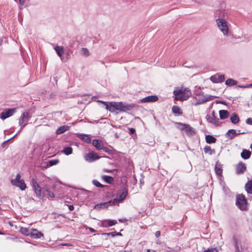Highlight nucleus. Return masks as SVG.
I'll return each mask as SVG.
<instances>
[{"instance_id":"obj_31","label":"nucleus","mask_w":252,"mask_h":252,"mask_svg":"<svg viewBox=\"0 0 252 252\" xmlns=\"http://www.w3.org/2000/svg\"><path fill=\"white\" fill-rule=\"evenodd\" d=\"M215 172L216 174L219 176H221L222 173V169L220 166V165L216 164L215 166Z\"/></svg>"},{"instance_id":"obj_61","label":"nucleus","mask_w":252,"mask_h":252,"mask_svg":"<svg viewBox=\"0 0 252 252\" xmlns=\"http://www.w3.org/2000/svg\"><path fill=\"white\" fill-rule=\"evenodd\" d=\"M68 244H64L63 245H65V246H67Z\"/></svg>"},{"instance_id":"obj_10","label":"nucleus","mask_w":252,"mask_h":252,"mask_svg":"<svg viewBox=\"0 0 252 252\" xmlns=\"http://www.w3.org/2000/svg\"><path fill=\"white\" fill-rule=\"evenodd\" d=\"M15 112V109H5L0 114V118L2 120H4L13 115Z\"/></svg>"},{"instance_id":"obj_62","label":"nucleus","mask_w":252,"mask_h":252,"mask_svg":"<svg viewBox=\"0 0 252 252\" xmlns=\"http://www.w3.org/2000/svg\"><path fill=\"white\" fill-rule=\"evenodd\" d=\"M238 133H241L240 130H238Z\"/></svg>"},{"instance_id":"obj_55","label":"nucleus","mask_w":252,"mask_h":252,"mask_svg":"<svg viewBox=\"0 0 252 252\" xmlns=\"http://www.w3.org/2000/svg\"><path fill=\"white\" fill-rule=\"evenodd\" d=\"M6 142H4H4H3L2 143V144H1V147H2V148H4V147H5V145H6Z\"/></svg>"},{"instance_id":"obj_39","label":"nucleus","mask_w":252,"mask_h":252,"mask_svg":"<svg viewBox=\"0 0 252 252\" xmlns=\"http://www.w3.org/2000/svg\"><path fill=\"white\" fill-rule=\"evenodd\" d=\"M81 54L86 56L88 57L89 55V50L85 48H83L81 49Z\"/></svg>"},{"instance_id":"obj_13","label":"nucleus","mask_w":252,"mask_h":252,"mask_svg":"<svg viewBox=\"0 0 252 252\" xmlns=\"http://www.w3.org/2000/svg\"><path fill=\"white\" fill-rule=\"evenodd\" d=\"M246 170V166L244 163L240 162L236 165V173L237 174H243Z\"/></svg>"},{"instance_id":"obj_24","label":"nucleus","mask_w":252,"mask_h":252,"mask_svg":"<svg viewBox=\"0 0 252 252\" xmlns=\"http://www.w3.org/2000/svg\"><path fill=\"white\" fill-rule=\"evenodd\" d=\"M101 179L107 183L111 184H113L114 180L113 177L108 175H103L101 176Z\"/></svg>"},{"instance_id":"obj_25","label":"nucleus","mask_w":252,"mask_h":252,"mask_svg":"<svg viewBox=\"0 0 252 252\" xmlns=\"http://www.w3.org/2000/svg\"><path fill=\"white\" fill-rule=\"evenodd\" d=\"M245 189L248 193L252 194V180L249 181L246 184Z\"/></svg>"},{"instance_id":"obj_36","label":"nucleus","mask_w":252,"mask_h":252,"mask_svg":"<svg viewBox=\"0 0 252 252\" xmlns=\"http://www.w3.org/2000/svg\"><path fill=\"white\" fill-rule=\"evenodd\" d=\"M59 159L50 160L48 161V162L47 164V166L49 167V166H52L56 165L57 164H58L59 163Z\"/></svg>"},{"instance_id":"obj_15","label":"nucleus","mask_w":252,"mask_h":252,"mask_svg":"<svg viewBox=\"0 0 252 252\" xmlns=\"http://www.w3.org/2000/svg\"><path fill=\"white\" fill-rule=\"evenodd\" d=\"M44 235L41 232L38 231L36 229H31V233L30 237L34 239H38L43 237Z\"/></svg>"},{"instance_id":"obj_34","label":"nucleus","mask_w":252,"mask_h":252,"mask_svg":"<svg viewBox=\"0 0 252 252\" xmlns=\"http://www.w3.org/2000/svg\"><path fill=\"white\" fill-rule=\"evenodd\" d=\"M73 149L71 147H67L64 148L63 153L66 155H69L72 153Z\"/></svg>"},{"instance_id":"obj_52","label":"nucleus","mask_w":252,"mask_h":252,"mask_svg":"<svg viewBox=\"0 0 252 252\" xmlns=\"http://www.w3.org/2000/svg\"><path fill=\"white\" fill-rule=\"evenodd\" d=\"M26 0H19V3L21 5H23L25 3Z\"/></svg>"},{"instance_id":"obj_22","label":"nucleus","mask_w":252,"mask_h":252,"mask_svg":"<svg viewBox=\"0 0 252 252\" xmlns=\"http://www.w3.org/2000/svg\"><path fill=\"white\" fill-rule=\"evenodd\" d=\"M78 137L82 140L84 141L87 143H90L91 141V139L87 134H79L78 135Z\"/></svg>"},{"instance_id":"obj_51","label":"nucleus","mask_w":252,"mask_h":252,"mask_svg":"<svg viewBox=\"0 0 252 252\" xmlns=\"http://www.w3.org/2000/svg\"><path fill=\"white\" fill-rule=\"evenodd\" d=\"M17 135V134H16L15 135H14L12 137H11V138L5 141L4 142H6V143L7 144L10 140H11V139H13L14 138H15L16 136Z\"/></svg>"},{"instance_id":"obj_6","label":"nucleus","mask_w":252,"mask_h":252,"mask_svg":"<svg viewBox=\"0 0 252 252\" xmlns=\"http://www.w3.org/2000/svg\"><path fill=\"white\" fill-rule=\"evenodd\" d=\"M177 124L179 126L178 128L181 130H185L187 135L191 136L195 133V129L191 127L189 125L181 123H178Z\"/></svg>"},{"instance_id":"obj_41","label":"nucleus","mask_w":252,"mask_h":252,"mask_svg":"<svg viewBox=\"0 0 252 252\" xmlns=\"http://www.w3.org/2000/svg\"><path fill=\"white\" fill-rule=\"evenodd\" d=\"M225 80V77L224 75H218V83H222Z\"/></svg>"},{"instance_id":"obj_23","label":"nucleus","mask_w":252,"mask_h":252,"mask_svg":"<svg viewBox=\"0 0 252 252\" xmlns=\"http://www.w3.org/2000/svg\"><path fill=\"white\" fill-rule=\"evenodd\" d=\"M114 202H116V200L113 199V200H110L108 202L101 203H100V205L101 206V209H105L107 208L109 206L115 205Z\"/></svg>"},{"instance_id":"obj_59","label":"nucleus","mask_w":252,"mask_h":252,"mask_svg":"<svg viewBox=\"0 0 252 252\" xmlns=\"http://www.w3.org/2000/svg\"><path fill=\"white\" fill-rule=\"evenodd\" d=\"M21 130H22V129H20L16 134H17V135H18L20 132V131Z\"/></svg>"},{"instance_id":"obj_63","label":"nucleus","mask_w":252,"mask_h":252,"mask_svg":"<svg viewBox=\"0 0 252 252\" xmlns=\"http://www.w3.org/2000/svg\"><path fill=\"white\" fill-rule=\"evenodd\" d=\"M0 234H2V233L0 231Z\"/></svg>"},{"instance_id":"obj_16","label":"nucleus","mask_w":252,"mask_h":252,"mask_svg":"<svg viewBox=\"0 0 252 252\" xmlns=\"http://www.w3.org/2000/svg\"><path fill=\"white\" fill-rule=\"evenodd\" d=\"M245 132H243L242 133H237L235 129H229L225 134V136L229 138L230 139H233L236 135L240 134H245Z\"/></svg>"},{"instance_id":"obj_5","label":"nucleus","mask_w":252,"mask_h":252,"mask_svg":"<svg viewBox=\"0 0 252 252\" xmlns=\"http://www.w3.org/2000/svg\"><path fill=\"white\" fill-rule=\"evenodd\" d=\"M12 185L19 188L22 190H24L27 186L23 179H21V175L20 174L16 175V178L11 180Z\"/></svg>"},{"instance_id":"obj_26","label":"nucleus","mask_w":252,"mask_h":252,"mask_svg":"<svg viewBox=\"0 0 252 252\" xmlns=\"http://www.w3.org/2000/svg\"><path fill=\"white\" fill-rule=\"evenodd\" d=\"M204 151L206 154H209L210 155L215 154L216 153L215 150L213 149L210 146L206 145L204 148Z\"/></svg>"},{"instance_id":"obj_47","label":"nucleus","mask_w":252,"mask_h":252,"mask_svg":"<svg viewBox=\"0 0 252 252\" xmlns=\"http://www.w3.org/2000/svg\"><path fill=\"white\" fill-rule=\"evenodd\" d=\"M246 123L248 125H252V118H248L246 121Z\"/></svg>"},{"instance_id":"obj_14","label":"nucleus","mask_w":252,"mask_h":252,"mask_svg":"<svg viewBox=\"0 0 252 252\" xmlns=\"http://www.w3.org/2000/svg\"><path fill=\"white\" fill-rule=\"evenodd\" d=\"M158 98L157 95H153L145 97L140 100L141 103L155 102L158 101Z\"/></svg>"},{"instance_id":"obj_35","label":"nucleus","mask_w":252,"mask_h":252,"mask_svg":"<svg viewBox=\"0 0 252 252\" xmlns=\"http://www.w3.org/2000/svg\"><path fill=\"white\" fill-rule=\"evenodd\" d=\"M21 232L22 234L26 235V236H30L31 235V229L29 230V229L27 228H21Z\"/></svg>"},{"instance_id":"obj_56","label":"nucleus","mask_w":252,"mask_h":252,"mask_svg":"<svg viewBox=\"0 0 252 252\" xmlns=\"http://www.w3.org/2000/svg\"><path fill=\"white\" fill-rule=\"evenodd\" d=\"M249 86H239V87L240 88H247Z\"/></svg>"},{"instance_id":"obj_4","label":"nucleus","mask_w":252,"mask_h":252,"mask_svg":"<svg viewBox=\"0 0 252 252\" xmlns=\"http://www.w3.org/2000/svg\"><path fill=\"white\" fill-rule=\"evenodd\" d=\"M217 25L219 29L224 35H227L228 32L229 28L226 21L223 18H218L216 20Z\"/></svg>"},{"instance_id":"obj_28","label":"nucleus","mask_w":252,"mask_h":252,"mask_svg":"<svg viewBox=\"0 0 252 252\" xmlns=\"http://www.w3.org/2000/svg\"><path fill=\"white\" fill-rule=\"evenodd\" d=\"M206 141L208 144L214 143L216 142L217 139L212 135H207L205 138Z\"/></svg>"},{"instance_id":"obj_30","label":"nucleus","mask_w":252,"mask_h":252,"mask_svg":"<svg viewBox=\"0 0 252 252\" xmlns=\"http://www.w3.org/2000/svg\"><path fill=\"white\" fill-rule=\"evenodd\" d=\"M231 122L233 124H236L239 122L240 119L238 116L236 114H233L230 118Z\"/></svg>"},{"instance_id":"obj_48","label":"nucleus","mask_w":252,"mask_h":252,"mask_svg":"<svg viewBox=\"0 0 252 252\" xmlns=\"http://www.w3.org/2000/svg\"><path fill=\"white\" fill-rule=\"evenodd\" d=\"M135 130L134 128H130L129 129V133L130 134H133L135 133Z\"/></svg>"},{"instance_id":"obj_32","label":"nucleus","mask_w":252,"mask_h":252,"mask_svg":"<svg viewBox=\"0 0 252 252\" xmlns=\"http://www.w3.org/2000/svg\"><path fill=\"white\" fill-rule=\"evenodd\" d=\"M172 111L173 113L178 114V115H181L182 112H181L180 108L179 106L174 105L172 108Z\"/></svg>"},{"instance_id":"obj_46","label":"nucleus","mask_w":252,"mask_h":252,"mask_svg":"<svg viewBox=\"0 0 252 252\" xmlns=\"http://www.w3.org/2000/svg\"><path fill=\"white\" fill-rule=\"evenodd\" d=\"M117 223V221L115 220H111L108 221V224L109 226H112Z\"/></svg>"},{"instance_id":"obj_33","label":"nucleus","mask_w":252,"mask_h":252,"mask_svg":"<svg viewBox=\"0 0 252 252\" xmlns=\"http://www.w3.org/2000/svg\"><path fill=\"white\" fill-rule=\"evenodd\" d=\"M237 84V81L236 80H233L232 79H228L225 81V84L227 86L235 85Z\"/></svg>"},{"instance_id":"obj_9","label":"nucleus","mask_w":252,"mask_h":252,"mask_svg":"<svg viewBox=\"0 0 252 252\" xmlns=\"http://www.w3.org/2000/svg\"><path fill=\"white\" fill-rule=\"evenodd\" d=\"M100 158V156H99L96 153L93 152L87 153L84 156L85 160L89 162H93L96 159H98Z\"/></svg>"},{"instance_id":"obj_45","label":"nucleus","mask_w":252,"mask_h":252,"mask_svg":"<svg viewBox=\"0 0 252 252\" xmlns=\"http://www.w3.org/2000/svg\"><path fill=\"white\" fill-rule=\"evenodd\" d=\"M108 235H111L112 236H121L122 234L120 232H112L108 233Z\"/></svg>"},{"instance_id":"obj_58","label":"nucleus","mask_w":252,"mask_h":252,"mask_svg":"<svg viewBox=\"0 0 252 252\" xmlns=\"http://www.w3.org/2000/svg\"><path fill=\"white\" fill-rule=\"evenodd\" d=\"M90 230L92 232H94V230L93 228H90Z\"/></svg>"},{"instance_id":"obj_37","label":"nucleus","mask_w":252,"mask_h":252,"mask_svg":"<svg viewBox=\"0 0 252 252\" xmlns=\"http://www.w3.org/2000/svg\"><path fill=\"white\" fill-rule=\"evenodd\" d=\"M93 184L96 187H99V188H103L105 187V186L100 184L98 181L96 180H93L92 181Z\"/></svg>"},{"instance_id":"obj_21","label":"nucleus","mask_w":252,"mask_h":252,"mask_svg":"<svg viewBox=\"0 0 252 252\" xmlns=\"http://www.w3.org/2000/svg\"><path fill=\"white\" fill-rule=\"evenodd\" d=\"M252 153L250 151L246 149H243L241 154V157L244 159L249 158L251 156Z\"/></svg>"},{"instance_id":"obj_19","label":"nucleus","mask_w":252,"mask_h":252,"mask_svg":"<svg viewBox=\"0 0 252 252\" xmlns=\"http://www.w3.org/2000/svg\"><path fill=\"white\" fill-rule=\"evenodd\" d=\"M57 55L60 57L61 60L63 61V55L64 53L63 48L62 46H56L54 48Z\"/></svg>"},{"instance_id":"obj_38","label":"nucleus","mask_w":252,"mask_h":252,"mask_svg":"<svg viewBox=\"0 0 252 252\" xmlns=\"http://www.w3.org/2000/svg\"><path fill=\"white\" fill-rule=\"evenodd\" d=\"M210 80L214 83H218V74L212 75L210 78Z\"/></svg>"},{"instance_id":"obj_20","label":"nucleus","mask_w":252,"mask_h":252,"mask_svg":"<svg viewBox=\"0 0 252 252\" xmlns=\"http://www.w3.org/2000/svg\"><path fill=\"white\" fill-rule=\"evenodd\" d=\"M226 15V10L222 9H218L215 12L216 17H218V18H223Z\"/></svg>"},{"instance_id":"obj_29","label":"nucleus","mask_w":252,"mask_h":252,"mask_svg":"<svg viewBox=\"0 0 252 252\" xmlns=\"http://www.w3.org/2000/svg\"><path fill=\"white\" fill-rule=\"evenodd\" d=\"M69 129V126H63L60 127L58 129H57L56 131V133L57 134H61L67 131Z\"/></svg>"},{"instance_id":"obj_3","label":"nucleus","mask_w":252,"mask_h":252,"mask_svg":"<svg viewBox=\"0 0 252 252\" xmlns=\"http://www.w3.org/2000/svg\"><path fill=\"white\" fill-rule=\"evenodd\" d=\"M236 205L242 211L247 210V201L243 194L237 195Z\"/></svg>"},{"instance_id":"obj_40","label":"nucleus","mask_w":252,"mask_h":252,"mask_svg":"<svg viewBox=\"0 0 252 252\" xmlns=\"http://www.w3.org/2000/svg\"><path fill=\"white\" fill-rule=\"evenodd\" d=\"M45 189V191H47L48 195V196L49 197H51V198H54L55 197V194H54L53 192L50 191L49 190V189L48 188H46Z\"/></svg>"},{"instance_id":"obj_44","label":"nucleus","mask_w":252,"mask_h":252,"mask_svg":"<svg viewBox=\"0 0 252 252\" xmlns=\"http://www.w3.org/2000/svg\"><path fill=\"white\" fill-rule=\"evenodd\" d=\"M101 150H102L103 151H104L105 152H106L107 153H108V154H111V150H110L107 147H105L104 145L103 146V148L101 149Z\"/></svg>"},{"instance_id":"obj_1","label":"nucleus","mask_w":252,"mask_h":252,"mask_svg":"<svg viewBox=\"0 0 252 252\" xmlns=\"http://www.w3.org/2000/svg\"><path fill=\"white\" fill-rule=\"evenodd\" d=\"M105 106V108L111 112H114L115 110L125 112L130 110L134 107V104H126L122 102H111L108 103L103 101H98Z\"/></svg>"},{"instance_id":"obj_50","label":"nucleus","mask_w":252,"mask_h":252,"mask_svg":"<svg viewBox=\"0 0 252 252\" xmlns=\"http://www.w3.org/2000/svg\"><path fill=\"white\" fill-rule=\"evenodd\" d=\"M160 235V232L159 231H157L155 233V236L157 238H158Z\"/></svg>"},{"instance_id":"obj_54","label":"nucleus","mask_w":252,"mask_h":252,"mask_svg":"<svg viewBox=\"0 0 252 252\" xmlns=\"http://www.w3.org/2000/svg\"><path fill=\"white\" fill-rule=\"evenodd\" d=\"M119 221L121 222H124L126 221V219H119Z\"/></svg>"},{"instance_id":"obj_57","label":"nucleus","mask_w":252,"mask_h":252,"mask_svg":"<svg viewBox=\"0 0 252 252\" xmlns=\"http://www.w3.org/2000/svg\"><path fill=\"white\" fill-rule=\"evenodd\" d=\"M201 93H202L201 92H199L198 93H196V95H199L200 94H201Z\"/></svg>"},{"instance_id":"obj_7","label":"nucleus","mask_w":252,"mask_h":252,"mask_svg":"<svg viewBox=\"0 0 252 252\" xmlns=\"http://www.w3.org/2000/svg\"><path fill=\"white\" fill-rule=\"evenodd\" d=\"M31 186L34 193L37 197L41 196V188L34 178H32L31 182Z\"/></svg>"},{"instance_id":"obj_42","label":"nucleus","mask_w":252,"mask_h":252,"mask_svg":"<svg viewBox=\"0 0 252 252\" xmlns=\"http://www.w3.org/2000/svg\"><path fill=\"white\" fill-rule=\"evenodd\" d=\"M233 241L234 243V245H235L236 250L237 251H239V247H238V241H237V238L235 237H233Z\"/></svg>"},{"instance_id":"obj_60","label":"nucleus","mask_w":252,"mask_h":252,"mask_svg":"<svg viewBox=\"0 0 252 252\" xmlns=\"http://www.w3.org/2000/svg\"><path fill=\"white\" fill-rule=\"evenodd\" d=\"M220 103H221V104H224V102H223V101H220Z\"/></svg>"},{"instance_id":"obj_18","label":"nucleus","mask_w":252,"mask_h":252,"mask_svg":"<svg viewBox=\"0 0 252 252\" xmlns=\"http://www.w3.org/2000/svg\"><path fill=\"white\" fill-rule=\"evenodd\" d=\"M207 121L211 123L218 125L219 124V120L215 116V112H212V115L208 116Z\"/></svg>"},{"instance_id":"obj_11","label":"nucleus","mask_w":252,"mask_h":252,"mask_svg":"<svg viewBox=\"0 0 252 252\" xmlns=\"http://www.w3.org/2000/svg\"><path fill=\"white\" fill-rule=\"evenodd\" d=\"M214 98V96L206 94L203 96V98L198 99L197 101L194 103L195 105H198L201 104H204L208 101H211Z\"/></svg>"},{"instance_id":"obj_49","label":"nucleus","mask_w":252,"mask_h":252,"mask_svg":"<svg viewBox=\"0 0 252 252\" xmlns=\"http://www.w3.org/2000/svg\"><path fill=\"white\" fill-rule=\"evenodd\" d=\"M94 208L96 210H100L101 209V206L100 205V204H97L94 206Z\"/></svg>"},{"instance_id":"obj_17","label":"nucleus","mask_w":252,"mask_h":252,"mask_svg":"<svg viewBox=\"0 0 252 252\" xmlns=\"http://www.w3.org/2000/svg\"><path fill=\"white\" fill-rule=\"evenodd\" d=\"M93 145L98 150H100L103 148L104 145L102 140L99 139H94L92 141Z\"/></svg>"},{"instance_id":"obj_8","label":"nucleus","mask_w":252,"mask_h":252,"mask_svg":"<svg viewBox=\"0 0 252 252\" xmlns=\"http://www.w3.org/2000/svg\"><path fill=\"white\" fill-rule=\"evenodd\" d=\"M31 117V115L28 112H24L22 114L19 121V124L21 126V129H22L26 126L27 124H24V123H27Z\"/></svg>"},{"instance_id":"obj_12","label":"nucleus","mask_w":252,"mask_h":252,"mask_svg":"<svg viewBox=\"0 0 252 252\" xmlns=\"http://www.w3.org/2000/svg\"><path fill=\"white\" fill-rule=\"evenodd\" d=\"M127 194V189L126 188H124L122 190L121 193L119 195H117V196L116 198L114 199L116 200V202H114V205H116V204L118 203L120 201L124 200L126 198Z\"/></svg>"},{"instance_id":"obj_43","label":"nucleus","mask_w":252,"mask_h":252,"mask_svg":"<svg viewBox=\"0 0 252 252\" xmlns=\"http://www.w3.org/2000/svg\"><path fill=\"white\" fill-rule=\"evenodd\" d=\"M218 252V250L216 248H211L205 250L203 252Z\"/></svg>"},{"instance_id":"obj_53","label":"nucleus","mask_w":252,"mask_h":252,"mask_svg":"<svg viewBox=\"0 0 252 252\" xmlns=\"http://www.w3.org/2000/svg\"><path fill=\"white\" fill-rule=\"evenodd\" d=\"M68 209L70 211H73L74 210V206L73 205H69Z\"/></svg>"},{"instance_id":"obj_2","label":"nucleus","mask_w":252,"mask_h":252,"mask_svg":"<svg viewBox=\"0 0 252 252\" xmlns=\"http://www.w3.org/2000/svg\"><path fill=\"white\" fill-rule=\"evenodd\" d=\"M176 100H185L188 99L191 95V92L189 89H180L175 90L173 92Z\"/></svg>"},{"instance_id":"obj_27","label":"nucleus","mask_w":252,"mask_h":252,"mask_svg":"<svg viewBox=\"0 0 252 252\" xmlns=\"http://www.w3.org/2000/svg\"><path fill=\"white\" fill-rule=\"evenodd\" d=\"M220 117L221 119H225L229 116V113L227 110H221L219 111Z\"/></svg>"}]
</instances>
